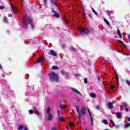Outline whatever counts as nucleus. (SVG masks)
Returning <instances> with one entry per match:
<instances>
[{
	"label": "nucleus",
	"mask_w": 130,
	"mask_h": 130,
	"mask_svg": "<svg viewBox=\"0 0 130 130\" xmlns=\"http://www.w3.org/2000/svg\"><path fill=\"white\" fill-rule=\"evenodd\" d=\"M49 78L51 82H58L59 81L58 74L51 72L48 74Z\"/></svg>",
	"instance_id": "1"
},
{
	"label": "nucleus",
	"mask_w": 130,
	"mask_h": 130,
	"mask_svg": "<svg viewBox=\"0 0 130 130\" xmlns=\"http://www.w3.org/2000/svg\"><path fill=\"white\" fill-rule=\"evenodd\" d=\"M75 107L78 114L77 116L78 117V119L79 120H81L82 118H81V117L82 116V115H85V114H86V108H85V107H82L81 112H80V108H79L78 106H76Z\"/></svg>",
	"instance_id": "2"
},
{
	"label": "nucleus",
	"mask_w": 130,
	"mask_h": 130,
	"mask_svg": "<svg viewBox=\"0 0 130 130\" xmlns=\"http://www.w3.org/2000/svg\"><path fill=\"white\" fill-rule=\"evenodd\" d=\"M23 22L25 23H27V24H29L31 26V29H34L35 28V25L34 23H33V20L30 19L29 16H25L23 19Z\"/></svg>",
	"instance_id": "3"
},
{
	"label": "nucleus",
	"mask_w": 130,
	"mask_h": 130,
	"mask_svg": "<svg viewBox=\"0 0 130 130\" xmlns=\"http://www.w3.org/2000/svg\"><path fill=\"white\" fill-rule=\"evenodd\" d=\"M79 30L80 32H81L80 34L82 35V36H84V35H88L89 34V32H90V30L84 27H79Z\"/></svg>",
	"instance_id": "4"
},
{
	"label": "nucleus",
	"mask_w": 130,
	"mask_h": 130,
	"mask_svg": "<svg viewBox=\"0 0 130 130\" xmlns=\"http://www.w3.org/2000/svg\"><path fill=\"white\" fill-rule=\"evenodd\" d=\"M10 5H11V7L12 10H13V12L17 13V14H19L18 11H16L17 7L13 6V4H11Z\"/></svg>",
	"instance_id": "5"
},
{
	"label": "nucleus",
	"mask_w": 130,
	"mask_h": 130,
	"mask_svg": "<svg viewBox=\"0 0 130 130\" xmlns=\"http://www.w3.org/2000/svg\"><path fill=\"white\" fill-rule=\"evenodd\" d=\"M50 53L51 55H53V56H57V53L54 51L53 50H51L50 51Z\"/></svg>",
	"instance_id": "6"
},
{
	"label": "nucleus",
	"mask_w": 130,
	"mask_h": 130,
	"mask_svg": "<svg viewBox=\"0 0 130 130\" xmlns=\"http://www.w3.org/2000/svg\"><path fill=\"white\" fill-rule=\"evenodd\" d=\"M108 107L109 109H113V104L112 102H109L108 104Z\"/></svg>",
	"instance_id": "7"
},
{
	"label": "nucleus",
	"mask_w": 130,
	"mask_h": 130,
	"mask_svg": "<svg viewBox=\"0 0 130 130\" xmlns=\"http://www.w3.org/2000/svg\"><path fill=\"white\" fill-rule=\"evenodd\" d=\"M72 90L73 91V92H74V93H76V94H78V95H82V93L77 89L72 88Z\"/></svg>",
	"instance_id": "8"
},
{
	"label": "nucleus",
	"mask_w": 130,
	"mask_h": 130,
	"mask_svg": "<svg viewBox=\"0 0 130 130\" xmlns=\"http://www.w3.org/2000/svg\"><path fill=\"white\" fill-rule=\"evenodd\" d=\"M54 13V17H55V18H59V17H60V15H59V14L58 13H59V12L56 11Z\"/></svg>",
	"instance_id": "9"
},
{
	"label": "nucleus",
	"mask_w": 130,
	"mask_h": 130,
	"mask_svg": "<svg viewBox=\"0 0 130 130\" xmlns=\"http://www.w3.org/2000/svg\"><path fill=\"white\" fill-rule=\"evenodd\" d=\"M53 119V116L51 115V113L48 114V120H52Z\"/></svg>",
	"instance_id": "10"
},
{
	"label": "nucleus",
	"mask_w": 130,
	"mask_h": 130,
	"mask_svg": "<svg viewBox=\"0 0 130 130\" xmlns=\"http://www.w3.org/2000/svg\"><path fill=\"white\" fill-rule=\"evenodd\" d=\"M117 42H118V43H120V44H121V45L124 46V47H126V46H125V44H124V43H123L122 41H121L119 40H118Z\"/></svg>",
	"instance_id": "11"
},
{
	"label": "nucleus",
	"mask_w": 130,
	"mask_h": 130,
	"mask_svg": "<svg viewBox=\"0 0 130 130\" xmlns=\"http://www.w3.org/2000/svg\"><path fill=\"white\" fill-rule=\"evenodd\" d=\"M116 116L117 118H120L121 117V114L119 112H117L116 113Z\"/></svg>",
	"instance_id": "12"
},
{
	"label": "nucleus",
	"mask_w": 130,
	"mask_h": 130,
	"mask_svg": "<svg viewBox=\"0 0 130 130\" xmlns=\"http://www.w3.org/2000/svg\"><path fill=\"white\" fill-rule=\"evenodd\" d=\"M3 22H4V23H9V20L8 19V18L4 17Z\"/></svg>",
	"instance_id": "13"
},
{
	"label": "nucleus",
	"mask_w": 130,
	"mask_h": 130,
	"mask_svg": "<svg viewBox=\"0 0 130 130\" xmlns=\"http://www.w3.org/2000/svg\"><path fill=\"white\" fill-rule=\"evenodd\" d=\"M90 96L92 97V98H96V97H97V95H96V94L94 93H90Z\"/></svg>",
	"instance_id": "14"
},
{
	"label": "nucleus",
	"mask_w": 130,
	"mask_h": 130,
	"mask_svg": "<svg viewBox=\"0 0 130 130\" xmlns=\"http://www.w3.org/2000/svg\"><path fill=\"white\" fill-rule=\"evenodd\" d=\"M70 50H71L72 51H76L78 50V49H77L74 47H71L70 48Z\"/></svg>",
	"instance_id": "15"
},
{
	"label": "nucleus",
	"mask_w": 130,
	"mask_h": 130,
	"mask_svg": "<svg viewBox=\"0 0 130 130\" xmlns=\"http://www.w3.org/2000/svg\"><path fill=\"white\" fill-rule=\"evenodd\" d=\"M115 74L116 76V81L117 83H118V75H117V73L116 72H115Z\"/></svg>",
	"instance_id": "16"
},
{
	"label": "nucleus",
	"mask_w": 130,
	"mask_h": 130,
	"mask_svg": "<svg viewBox=\"0 0 130 130\" xmlns=\"http://www.w3.org/2000/svg\"><path fill=\"white\" fill-rule=\"evenodd\" d=\"M104 22H105V23L107 24V25H108V26L110 25V23H109V22H108V21H107V20L105 18L104 19Z\"/></svg>",
	"instance_id": "17"
},
{
	"label": "nucleus",
	"mask_w": 130,
	"mask_h": 130,
	"mask_svg": "<svg viewBox=\"0 0 130 130\" xmlns=\"http://www.w3.org/2000/svg\"><path fill=\"white\" fill-rule=\"evenodd\" d=\"M59 120H60V121H61L62 122H64V121H66V119L63 118L62 117H60L59 118Z\"/></svg>",
	"instance_id": "18"
},
{
	"label": "nucleus",
	"mask_w": 130,
	"mask_h": 130,
	"mask_svg": "<svg viewBox=\"0 0 130 130\" xmlns=\"http://www.w3.org/2000/svg\"><path fill=\"white\" fill-rule=\"evenodd\" d=\"M117 33L118 36H119V37H120V38H122V36H121V34L120 33V30H118L117 31Z\"/></svg>",
	"instance_id": "19"
},
{
	"label": "nucleus",
	"mask_w": 130,
	"mask_h": 130,
	"mask_svg": "<svg viewBox=\"0 0 130 130\" xmlns=\"http://www.w3.org/2000/svg\"><path fill=\"white\" fill-rule=\"evenodd\" d=\"M130 126V124L128 123H126L125 124H124V127L125 128H126L127 127H128Z\"/></svg>",
	"instance_id": "20"
},
{
	"label": "nucleus",
	"mask_w": 130,
	"mask_h": 130,
	"mask_svg": "<svg viewBox=\"0 0 130 130\" xmlns=\"http://www.w3.org/2000/svg\"><path fill=\"white\" fill-rule=\"evenodd\" d=\"M69 125L71 126V127H74L75 126V125L74 124V123L73 122H71L69 123Z\"/></svg>",
	"instance_id": "21"
},
{
	"label": "nucleus",
	"mask_w": 130,
	"mask_h": 130,
	"mask_svg": "<svg viewBox=\"0 0 130 130\" xmlns=\"http://www.w3.org/2000/svg\"><path fill=\"white\" fill-rule=\"evenodd\" d=\"M47 114H49L50 113V107H48V109H47Z\"/></svg>",
	"instance_id": "22"
},
{
	"label": "nucleus",
	"mask_w": 130,
	"mask_h": 130,
	"mask_svg": "<svg viewBox=\"0 0 130 130\" xmlns=\"http://www.w3.org/2000/svg\"><path fill=\"white\" fill-rule=\"evenodd\" d=\"M52 69L53 70H58V67L56 66H54L52 67Z\"/></svg>",
	"instance_id": "23"
},
{
	"label": "nucleus",
	"mask_w": 130,
	"mask_h": 130,
	"mask_svg": "<svg viewBox=\"0 0 130 130\" xmlns=\"http://www.w3.org/2000/svg\"><path fill=\"white\" fill-rule=\"evenodd\" d=\"M92 11L94 13V14L96 15V16H98V13L96 12V11H95V10H94V9L92 8Z\"/></svg>",
	"instance_id": "24"
},
{
	"label": "nucleus",
	"mask_w": 130,
	"mask_h": 130,
	"mask_svg": "<svg viewBox=\"0 0 130 130\" xmlns=\"http://www.w3.org/2000/svg\"><path fill=\"white\" fill-rule=\"evenodd\" d=\"M61 74L63 76L67 75V73L66 72V71H64V70L61 71Z\"/></svg>",
	"instance_id": "25"
},
{
	"label": "nucleus",
	"mask_w": 130,
	"mask_h": 130,
	"mask_svg": "<svg viewBox=\"0 0 130 130\" xmlns=\"http://www.w3.org/2000/svg\"><path fill=\"white\" fill-rule=\"evenodd\" d=\"M44 1V5L45 7L47 6V0H43Z\"/></svg>",
	"instance_id": "26"
},
{
	"label": "nucleus",
	"mask_w": 130,
	"mask_h": 130,
	"mask_svg": "<svg viewBox=\"0 0 130 130\" xmlns=\"http://www.w3.org/2000/svg\"><path fill=\"white\" fill-rule=\"evenodd\" d=\"M84 82L85 84H88V79L87 78H84Z\"/></svg>",
	"instance_id": "27"
},
{
	"label": "nucleus",
	"mask_w": 130,
	"mask_h": 130,
	"mask_svg": "<svg viewBox=\"0 0 130 130\" xmlns=\"http://www.w3.org/2000/svg\"><path fill=\"white\" fill-rule=\"evenodd\" d=\"M103 123L104 124H108V122H107V120L106 119L103 120Z\"/></svg>",
	"instance_id": "28"
},
{
	"label": "nucleus",
	"mask_w": 130,
	"mask_h": 130,
	"mask_svg": "<svg viewBox=\"0 0 130 130\" xmlns=\"http://www.w3.org/2000/svg\"><path fill=\"white\" fill-rule=\"evenodd\" d=\"M29 114H33L34 113V111L33 110H30L29 111Z\"/></svg>",
	"instance_id": "29"
},
{
	"label": "nucleus",
	"mask_w": 130,
	"mask_h": 130,
	"mask_svg": "<svg viewBox=\"0 0 130 130\" xmlns=\"http://www.w3.org/2000/svg\"><path fill=\"white\" fill-rule=\"evenodd\" d=\"M24 127V125H20L19 127H18V129H22Z\"/></svg>",
	"instance_id": "30"
},
{
	"label": "nucleus",
	"mask_w": 130,
	"mask_h": 130,
	"mask_svg": "<svg viewBox=\"0 0 130 130\" xmlns=\"http://www.w3.org/2000/svg\"><path fill=\"white\" fill-rule=\"evenodd\" d=\"M110 123H111V124H112L113 125H115V124L114 123V122H113V120H110Z\"/></svg>",
	"instance_id": "31"
},
{
	"label": "nucleus",
	"mask_w": 130,
	"mask_h": 130,
	"mask_svg": "<svg viewBox=\"0 0 130 130\" xmlns=\"http://www.w3.org/2000/svg\"><path fill=\"white\" fill-rule=\"evenodd\" d=\"M42 61V58H40L37 62V63H39V62H41Z\"/></svg>",
	"instance_id": "32"
},
{
	"label": "nucleus",
	"mask_w": 130,
	"mask_h": 130,
	"mask_svg": "<svg viewBox=\"0 0 130 130\" xmlns=\"http://www.w3.org/2000/svg\"><path fill=\"white\" fill-rule=\"evenodd\" d=\"M110 89H111V90H113V89H115V87H114V86H113V85H111L110 86Z\"/></svg>",
	"instance_id": "33"
},
{
	"label": "nucleus",
	"mask_w": 130,
	"mask_h": 130,
	"mask_svg": "<svg viewBox=\"0 0 130 130\" xmlns=\"http://www.w3.org/2000/svg\"><path fill=\"white\" fill-rule=\"evenodd\" d=\"M51 11H52L53 13H55L56 12L55 10H54V8H51Z\"/></svg>",
	"instance_id": "34"
},
{
	"label": "nucleus",
	"mask_w": 130,
	"mask_h": 130,
	"mask_svg": "<svg viewBox=\"0 0 130 130\" xmlns=\"http://www.w3.org/2000/svg\"><path fill=\"white\" fill-rule=\"evenodd\" d=\"M90 117V120L91 121V122H93V117H92V115H90V116H89Z\"/></svg>",
	"instance_id": "35"
},
{
	"label": "nucleus",
	"mask_w": 130,
	"mask_h": 130,
	"mask_svg": "<svg viewBox=\"0 0 130 130\" xmlns=\"http://www.w3.org/2000/svg\"><path fill=\"white\" fill-rule=\"evenodd\" d=\"M5 9V7L3 6H0V10H4Z\"/></svg>",
	"instance_id": "36"
},
{
	"label": "nucleus",
	"mask_w": 130,
	"mask_h": 130,
	"mask_svg": "<svg viewBox=\"0 0 130 130\" xmlns=\"http://www.w3.org/2000/svg\"><path fill=\"white\" fill-rule=\"evenodd\" d=\"M87 110L88 111V113L89 114V116H91V112L90 111V109H87Z\"/></svg>",
	"instance_id": "37"
},
{
	"label": "nucleus",
	"mask_w": 130,
	"mask_h": 130,
	"mask_svg": "<svg viewBox=\"0 0 130 130\" xmlns=\"http://www.w3.org/2000/svg\"><path fill=\"white\" fill-rule=\"evenodd\" d=\"M96 109H98V110H100V108H99V105H98L96 106Z\"/></svg>",
	"instance_id": "38"
},
{
	"label": "nucleus",
	"mask_w": 130,
	"mask_h": 130,
	"mask_svg": "<svg viewBox=\"0 0 130 130\" xmlns=\"http://www.w3.org/2000/svg\"><path fill=\"white\" fill-rule=\"evenodd\" d=\"M53 4H54V5H55L57 8H58V6L57 5V3H56V2H54Z\"/></svg>",
	"instance_id": "39"
},
{
	"label": "nucleus",
	"mask_w": 130,
	"mask_h": 130,
	"mask_svg": "<svg viewBox=\"0 0 130 130\" xmlns=\"http://www.w3.org/2000/svg\"><path fill=\"white\" fill-rule=\"evenodd\" d=\"M67 107V105H63L62 108V109H66Z\"/></svg>",
	"instance_id": "40"
},
{
	"label": "nucleus",
	"mask_w": 130,
	"mask_h": 130,
	"mask_svg": "<svg viewBox=\"0 0 130 130\" xmlns=\"http://www.w3.org/2000/svg\"><path fill=\"white\" fill-rule=\"evenodd\" d=\"M57 128L56 127H52L51 128V130H56Z\"/></svg>",
	"instance_id": "41"
},
{
	"label": "nucleus",
	"mask_w": 130,
	"mask_h": 130,
	"mask_svg": "<svg viewBox=\"0 0 130 130\" xmlns=\"http://www.w3.org/2000/svg\"><path fill=\"white\" fill-rule=\"evenodd\" d=\"M122 105H123V107H126V104L123 103Z\"/></svg>",
	"instance_id": "42"
},
{
	"label": "nucleus",
	"mask_w": 130,
	"mask_h": 130,
	"mask_svg": "<svg viewBox=\"0 0 130 130\" xmlns=\"http://www.w3.org/2000/svg\"><path fill=\"white\" fill-rule=\"evenodd\" d=\"M33 109H34V110H35V111H37V110H38V109L36 108V107H34Z\"/></svg>",
	"instance_id": "43"
},
{
	"label": "nucleus",
	"mask_w": 130,
	"mask_h": 130,
	"mask_svg": "<svg viewBox=\"0 0 130 130\" xmlns=\"http://www.w3.org/2000/svg\"><path fill=\"white\" fill-rule=\"evenodd\" d=\"M125 111H126V112H128L129 109H128V108H125Z\"/></svg>",
	"instance_id": "44"
},
{
	"label": "nucleus",
	"mask_w": 130,
	"mask_h": 130,
	"mask_svg": "<svg viewBox=\"0 0 130 130\" xmlns=\"http://www.w3.org/2000/svg\"><path fill=\"white\" fill-rule=\"evenodd\" d=\"M115 127L116 128H118V127H119V125H115Z\"/></svg>",
	"instance_id": "45"
},
{
	"label": "nucleus",
	"mask_w": 130,
	"mask_h": 130,
	"mask_svg": "<svg viewBox=\"0 0 130 130\" xmlns=\"http://www.w3.org/2000/svg\"><path fill=\"white\" fill-rule=\"evenodd\" d=\"M88 16L89 17V18H90V19H92V15H91V14H89Z\"/></svg>",
	"instance_id": "46"
},
{
	"label": "nucleus",
	"mask_w": 130,
	"mask_h": 130,
	"mask_svg": "<svg viewBox=\"0 0 130 130\" xmlns=\"http://www.w3.org/2000/svg\"><path fill=\"white\" fill-rule=\"evenodd\" d=\"M12 14H9L8 15V17H12Z\"/></svg>",
	"instance_id": "47"
},
{
	"label": "nucleus",
	"mask_w": 130,
	"mask_h": 130,
	"mask_svg": "<svg viewBox=\"0 0 130 130\" xmlns=\"http://www.w3.org/2000/svg\"><path fill=\"white\" fill-rule=\"evenodd\" d=\"M50 2H51V4L54 3V2H53V0H50Z\"/></svg>",
	"instance_id": "48"
},
{
	"label": "nucleus",
	"mask_w": 130,
	"mask_h": 130,
	"mask_svg": "<svg viewBox=\"0 0 130 130\" xmlns=\"http://www.w3.org/2000/svg\"><path fill=\"white\" fill-rule=\"evenodd\" d=\"M61 46H62V48H63L64 47H66V45L63 44Z\"/></svg>",
	"instance_id": "49"
},
{
	"label": "nucleus",
	"mask_w": 130,
	"mask_h": 130,
	"mask_svg": "<svg viewBox=\"0 0 130 130\" xmlns=\"http://www.w3.org/2000/svg\"><path fill=\"white\" fill-rule=\"evenodd\" d=\"M58 116L59 117H60V114L58 112Z\"/></svg>",
	"instance_id": "50"
},
{
	"label": "nucleus",
	"mask_w": 130,
	"mask_h": 130,
	"mask_svg": "<svg viewBox=\"0 0 130 130\" xmlns=\"http://www.w3.org/2000/svg\"><path fill=\"white\" fill-rule=\"evenodd\" d=\"M98 81H101V79H100V78H99V77H98Z\"/></svg>",
	"instance_id": "51"
},
{
	"label": "nucleus",
	"mask_w": 130,
	"mask_h": 130,
	"mask_svg": "<svg viewBox=\"0 0 130 130\" xmlns=\"http://www.w3.org/2000/svg\"><path fill=\"white\" fill-rule=\"evenodd\" d=\"M60 108H61V107H62V105L61 104V103L60 104Z\"/></svg>",
	"instance_id": "52"
},
{
	"label": "nucleus",
	"mask_w": 130,
	"mask_h": 130,
	"mask_svg": "<svg viewBox=\"0 0 130 130\" xmlns=\"http://www.w3.org/2000/svg\"><path fill=\"white\" fill-rule=\"evenodd\" d=\"M88 62H89V63H88L89 66H91V62H90L89 60H88Z\"/></svg>",
	"instance_id": "53"
},
{
	"label": "nucleus",
	"mask_w": 130,
	"mask_h": 130,
	"mask_svg": "<svg viewBox=\"0 0 130 130\" xmlns=\"http://www.w3.org/2000/svg\"><path fill=\"white\" fill-rule=\"evenodd\" d=\"M0 69H3V67L2 66V64H0Z\"/></svg>",
	"instance_id": "54"
},
{
	"label": "nucleus",
	"mask_w": 130,
	"mask_h": 130,
	"mask_svg": "<svg viewBox=\"0 0 130 130\" xmlns=\"http://www.w3.org/2000/svg\"><path fill=\"white\" fill-rule=\"evenodd\" d=\"M24 130H28V129L27 128V127H25Z\"/></svg>",
	"instance_id": "55"
},
{
	"label": "nucleus",
	"mask_w": 130,
	"mask_h": 130,
	"mask_svg": "<svg viewBox=\"0 0 130 130\" xmlns=\"http://www.w3.org/2000/svg\"><path fill=\"white\" fill-rule=\"evenodd\" d=\"M91 125H92V126H93V122H91Z\"/></svg>",
	"instance_id": "56"
},
{
	"label": "nucleus",
	"mask_w": 130,
	"mask_h": 130,
	"mask_svg": "<svg viewBox=\"0 0 130 130\" xmlns=\"http://www.w3.org/2000/svg\"><path fill=\"white\" fill-rule=\"evenodd\" d=\"M128 38L129 39V41H130V35H129L128 36Z\"/></svg>",
	"instance_id": "57"
},
{
	"label": "nucleus",
	"mask_w": 130,
	"mask_h": 130,
	"mask_svg": "<svg viewBox=\"0 0 130 130\" xmlns=\"http://www.w3.org/2000/svg\"><path fill=\"white\" fill-rule=\"evenodd\" d=\"M76 76V77H79V76H80V75L79 74H77Z\"/></svg>",
	"instance_id": "58"
},
{
	"label": "nucleus",
	"mask_w": 130,
	"mask_h": 130,
	"mask_svg": "<svg viewBox=\"0 0 130 130\" xmlns=\"http://www.w3.org/2000/svg\"><path fill=\"white\" fill-rule=\"evenodd\" d=\"M128 121H130V118H128Z\"/></svg>",
	"instance_id": "59"
},
{
	"label": "nucleus",
	"mask_w": 130,
	"mask_h": 130,
	"mask_svg": "<svg viewBox=\"0 0 130 130\" xmlns=\"http://www.w3.org/2000/svg\"><path fill=\"white\" fill-rule=\"evenodd\" d=\"M5 75H4L3 76V78H5Z\"/></svg>",
	"instance_id": "60"
},
{
	"label": "nucleus",
	"mask_w": 130,
	"mask_h": 130,
	"mask_svg": "<svg viewBox=\"0 0 130 130\" xmlns=\"http://www.w3.org/2000/svg\"><path fill=\"white\" fill-rule=\"evenodd\" d=\"M68 21L66 20V23H68Z\"/></svg>",
	"instance_id": "61"
},
{
	"label": "nucleus",
	"mask_w": 130,
	"mask_h": 130,
	"mask_svg": "<svg viewBox=\"0 0 130 130\" xmlns=\"http://www.w3.org/2000/svg\"><path fill=\"white\" fill-rule=\"evenodd\" d=\"M105 130H109V129H105Z\"/></svg>",
	"instance_id": "62"
}]
</instances>
